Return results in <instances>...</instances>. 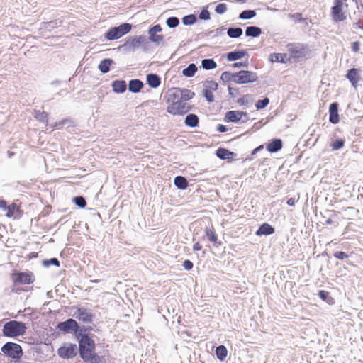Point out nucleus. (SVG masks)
Here are the masks:
<instances>
[{
	"mask_svg": "<svg viewBox=\"0 0 363 363\" xmlns=\"http://www.w3.org/2000/svg\"><path fill=\"white\" fill-rule=\"evenodd\" d=\"M49 262L57 266V267H59L60 266V262L59 260L57 259V258H52L49 260Z\"/></svg>",
	"mask_w": 363,
	"mask_h": 363,
	"instance_id": "nucleus-57",
	"label": "nucleus"
},
{
	"mask_svg": "<svg viewBox=\"0 0 363 363\" xmlns=\"http://www.w3.org/2000/svg\"><path fill=\"white\" fill-rule=\"evenodd\" d=\"M264 147V146L262 145L258 146L257 147H256L255 149L253 150L252 151V155H255L256 154L257 152L260 151L261 150H262Z\"/></svg>",
	"mask_w": 363,
	"mask_h": 363,
	"instance_id": "nucleus-58",
	"label": "nucleus"
},
{
	"mask_svg": "<svg viewBox=\"0 0 363 363\" xmlns=\"http://www.w3.org/2000/svg\"><path fill=\"white\" fill-rule=\"evenodd\" d=\"M216 354L218 359H219L220 361H223L227 357L228 350L225 346L220 345L216 348Z\"/></svg>",
	"mask_w": 363,
	"mask_h": 363,
	"instance_id": "nucleus-31",
	"label": "nucleus"
},
{
	"mask_svg": "<svg viewBox=\"0 0 363 363\" xmlns=\"http://www.w3.org/2000/svg\"><path fill=\"white\" fill-rule=\"evenodd\" d=\"M86 363H106V359L104 357L99 356L97 354H92L90 355L89 360Z\"/></svg>",
	"mask_w": 363,
	"mask_h": 363,
	"instance_id": "nucleus-33",
	"label": "nucleus"
},
{
	"mask_svg": "<svg viewBox=\"0 0 363 363\" xmlns=\"http://www.w3.org/2000/svg\"><path fill=\"white\" fill-rule=\"evenodd\" d=\"M113 63V60L111 59H104L101 61L99 65V69L102 73H107L110 69V66Z\"/></svg>",
	"mask_w": 363,
	"mask_h": 363,
	"instance_id": "nucleus-30",
	"label": "nucleus"
},
{
	"mask_svg": "<svg viewBox=\"0 0 363 363\" xmlns=\"http://www.w3.org/2000/svg\"><path fill=\"white\" fill-rule=\"evenodd\" d=\"M8 206H9V205H7V203L6 201L0 200V208L6 211Z\"/></svg>",
	"mask_w": 363,
	"mask_h": 363,
	"instance_id": "nucleus-54",
	"label": "nucleus"
},
{
	"mask_svg": "<svg viewBox=\"0 0 363 363\" xmlns=\"http://www.w3.org/2000/svg\"><path fill=\"white\" fill-rule=\"evenodd\" d=\"M227 33L230 38H239L242 34V30L240 28H230L228 30Z\"/></svg>",
	"mask_w": 363,
	"mask_h": 363,
	"instance_id": "nucleus-35",
	"label": "nucleus"
},
{
	"mask_svg": "<svg viewBox=\"0 0 363 363\" xmlns=\"http://www.w3.org/2000/svg\"><path fill=\"white\" fill-rule=\"evenodd\" d=\"M269 60L272 62H281L286 63L290 61V58L288 57L286 53H272L269 55Z\"/></svg>",
	"mask_w": 363,
	"mask_h": 363,
	"instance_id": "nucleus-21",
	"label": "nucleus"
},
{
	"mask_svg": "<svg viewBox=\"0 0 363 363\" xmlns=\"http://www.w3.org/2000/svg\"><path fill=\"white\" fill-rule=\"evenodd\" d=\"M348 4L347 0H335L331 9V16L334 21L340 22L346 20Z\"/></svg>",
	"mask_w": 363,
	"mask_h": 363,
	"instance_id": "nucleus-4",
	"label": "nucleus"
},
{
	"mask_svg": "<svg viewBox=\"0 0 363 363\" xmlns=\"http://www.w3.org/2000/svg\"><path fill=\"white\" fill-rule=\"evenodd\" d=\"M174 184L180 189H186L189 185L186 179L182 176H177L174 178Z\"/></svg>",
	"mask_w": 363,
	"mask_h": 363,
	"instance_id": "nucleus-28",
	"label": "nucleus"
},
{
	"mask_svg": "<svg viewBox=\"0 0 363 363\" xmlns=\"http://www.w3.org/2000/svg\"><path fill=\"white\" fill-rule=\"evenodd\" d=\"M196 17L194 15L186 16L183 18V23L185 25H191L196 22Z\"/></svg>",
	"mask_w": 363,
	"mask_h": 363,
	"instance_id": "nucleus-45",
	"label": "nucleus"
},
{
	"mask_svg": "<svg viewBox=\"0 0 363 363\" xmlns=\"http://www.w3.org/2000/svg\"><path fill=\"white\" fill-rule=\"evenodd\" d=\"M233 88H231V87H229V88H228L229 94H230V95H232V96L233 95V94L232 93V91H233Z\"/></svg>",
	"mask_w": 363,
	"mask_h": 363,
	"instance_id": "nucleus-60",
	"label": "nucleus"
},
{
	"mask_svg": "<svg viewBox=\"0 0 363 363\" xmlns=\"http://www.w3.org/2000/svg\"><path fill=\"white\" fill-rule=\"evenodd\" d=\"M112 87L114 92L123 93L127 89V84L124 80H116L113 82Z\"/></svg>",
	"mask_w": 363,
	"mask_h": 363,
	"instance_id": "nucleus-22",
	"label": "nucleus"
},
{
	"mask_svg": "<svg viewBox=\"0 0 363 363\" xmlns=\"http://www.w3.org/2000/svg\"><path fill=\"white\" fill-rule=\"evenodd\" d=\"M221 79L223 80H232L233 81V74L229 72H224L221 75Z\"/></svg>",
	"mask_w": 363,
	"mask_h": 363,
	"instance_id": "nucleus-48",
	"label": "nucleus"
},
{
	"mask_svg": "<svg viewBox=\"0 0 363 363\" xmlns=\"http://www.w3.org/2000/svg\"><path fill=\"white\" fill-rule=\"evenodd\" d=\"M330 122L336 124L340 121V116L338 114V104L333 103L330 105Z\"/></svg>",
	"mask_w": 363,
	"mask_h": 363,
	"instance_id": "nucleus-17",
	"label": "nucleus"
},
{
	"mask_svg": "<svg viewBox=\"0 0 363 363\" xmlns=\"http://www.w3.org/2000/svg\"><path fill=\"white\" fill-rule=\"evenodd\" d=\"M199 18L203 20H208L210 18V13L208 10H203L200 14Z\"/></svg>",
	"mask_w": 363,
	"mask_h": 363,
	"instance_id": "nucleus-49",
	"label": "nucleus"
},
{
	"mask_svg": "<svg viewBox=\"0 0 363 363\" xmlns=\"http://www.w3.org/2000/svg\"><path fill=\"white\" fill-rule=\"evenodd\" d=\"M250 98L249 94L244 95L242 97L238 99V103L240 105H244L248 102V99Z\"/></svg>",
	"mask_w": 363,
	"mask_h": 363,
	"instance_id": "nucleus-50",
	"label": "nucleus"
},
{
	"mask_svg": "<svg viewBox=\"0 0 363 363\" xmlns=\"http://www.w3.org/2000/svg\"><path fill=\"white\" fill-rule=\"evenodd\" d=\"M233 152H230L227 149L225 148H219L216 151V155L223 160L229 158L230 155H232Z\"/></svg>",
	"mask_w": 363,
	"mask_h": 363,
	"instance_id": "nucleus-37",
	"label": "nucleus"
},
{
	"mask_svg": "<svg viewBox=\"0 0 363 363\" xmlns=\"http://www.w3.org/2000/svg\"><path fill=\"white\" fill-rule=\"evenodd\" d=\"M360 43L358 41L353 42L352 43V49L353 52H358L359 51Z\"/></svg>",
	"mask_w": 363,
	"mask_h": 363,
	"instance_id": "nucleus-52",
	"label": "nucleus"
},
{
	"mask_svg": "<svg viewBox=\"0 0 363 363\" xmlns=\"http://www.w3.org/2000/svg\"><path fill=\"white\" fill-rule=\"evenodd\" d=\"M345 144V141L342 139L336 140L333 142L331 144V147L333 150H337L341 149Z\"/></svg>",
	"mask_w": 363,
	"mask_h": 363,
	"instance_id": "nucleus-41",
	"label": "nucleus"
},
{
	"mask_svg": "<svg viewBox=\"0 0 363 363\" xmlns=\"http://www.w3.org/2000/svg\"><path fill=\"white\" fill-rule=\"evenodd\" d=\"M143 87V83L139 79H132L129 82L128 89L131 92L138 93Z\"/></svg>",
	"mask_w": 363,
	"mask_h": 363,
	"instance_id": "nucleus-26",
	"label": "nucleus"
},
{
	"mask_svg": "<svg viewBox=\"0 0 363 363\" xmlns=\"http://www.w3.org/2000/svg\"><path fill=\"white\" fill-rule=\"evenodd\" d=\"M197 71V67L194 64H190L186 68L183 70V74L186 77H192Z\"/></svg>",
	"mask_w": 363,
	"mask_h": 363,
	"instance_id": "nucleus-36",
	"label": "nucleus"
},
{
	"mask_svg": "<svg viewBox=\"0 0 363 363\" xmlns=\"http://www.w3.org/2000/svg\"><path fill=\"white\" fill-rule=\"evenodd\" d=\"M288 50L291 53V56L292 57H298L300 55V50L297 49V48L294 47V45H288Z\"/></svg>",
	"mask_w": 363,
	"mask_h": 363,
	"instance_id": "nucleus-43",
	"label": "nucleus"
},
{
	"mask_svg": "<svg viewBox=\"0 0 363 363\" xmlns=\"http://www.w3.org/2000/svg\"><path fill=\"white\" fill-rule=\"evenodd\" d=\"M194 96V93L189 89L177 88L170 91L167 96V111L176 116H182L191 110L188 102Z\"/></svg>",
	"mask_w": 363,
	"mask_h": 363,
	"instance_id": "nucleus-1",
	"label": "nucleus"
},
{
	"mask_svg": "<svg viewBox=\"0 0 363 363\" xmlns=\"http://www.w3.org/2000/svg\"><path fill=\"white\" fill-rule=\"evenodd\" d=\"M256 16V12L253 10H245L242 11L239 17L241 19H250Z\"/></svg>",
	"mask_w": 363,
	"mask_h": 363,
	"instance_id": "nucleus-39",
	"label": "nucleus"
},
{
	"mask_svg": "<svg viewBox=\"0 0 363 363\" xmlns=\"http://www.w3.org/2000/svg\"><path fill=\"white\" fill-rule=\"evenodd\" d=\"M57 353L62 358H72L77 354V345L75 344H68L60 347Z\"/></svg>",
	"mask_w": 363,
	"mask_h": 363,
	"instance_id": "nucleus-11",
	"label": "nucleus"
},
{
	"mask_svg": "<svg viewBox=\"0 0 363 363\" xmlns=\"http://www.w3.org/2000/svg\"><path fill=\"white\" fill-rule=\"evenodd\" d=\"M193 266L194 264L189 259H186L183 262V267L186 270H191L193 268Z\"/></svg>",
	"mask_w": 363,
	"mask_h": 363,
	"instance_id": "nucleus-51",
	"label": "nucleus"
},
{
	"mask_svg": "<svg viewBox=\"0 0 363 363\" xmlns=\"http://www.w3.org/2000/svg\"><path fill=\"white\" fill-rule=\"evenodd\" d=\"M227 128L225 125H222V124H219L217 127V130H218L219 132L220 133H224L225 131H227Z\"/></svg>",
	"mask_w": 363,
	"mask_h": 363,
	"instance_id": "nucleus-55",
	"label": "nucleus"
},
{
	"mask_svg": "<svg viewBox=\"0 0 363 363\" xmlns=\"http://www.w3.org/2000/svg\"><path fill=\"white\" fill-rule=\"evenodd\" d=\"M74 316L84 323H91L93 321L94 315L87 309L76 307Z\"/></svg>",
	"mask_w": 363,
	"mask_h": 363,
	"instance_id": "nucleus-9",
	"label": "nucleus"
},
{
	"mask_svg": "<svg viewBox=\"0 0 363 363\" xmlns=\"http://www.w3.org/2000/svg\"><path fill=\"white\" fill-rule=\"evenodd\" d=\"M79 354L84 362H87L90 355L95 354L96 345L94 340L88 335H83L79 342Z\"/></svg>",
	"mask_w": 363,
	"mask_h": 363,
	"instance_id": "nucleus-2",
	"label": "nucleus"
},
{
	"mask_svg": "<svg viewBox=\"0 0 363 363\" xmlns=\"http://www.w3.org/2000/svg\"><path fill=\"white\" fill-rule=\"evenodd\" d=\"M269 103V99L267 97H265L264 99L262 100H258L255 106L257 109H262L264 108Z\"/></svg>",
	"mask_w": 363,
	"mask_h": 363,
	"instance_id": "nucleus-40",
	"label": "nucleus"
},
{
	"mask_svg": "<svg viewBox=\"0 0 363 363\" xmlns=\"http://www.w3.org/2000/svg\"><path fill=\"white\" fill-rule=\"evenodd\" d=\"M11 279L14 286H19L33 284L35 277L31 272H16L11 274Z\"/></svg>",
	"mask_w": 363,
	"mask_h": 363,
	"instance_id": "nucleus-5",
	"label": "nucleus"
},
{
	"mask_svg": "<svg viewBox=\"0 0 363 363\" xmlns=\"http://www.w3.org/2000/svg\"><path fill=\"white\" fill-rule=\"evenodd\" d=\"M242 116H247V113L240 111H230L226 113L225 121L226 122H238Z\"/></svg>",
	"mask_w": 363,
	"mask_h": 363,
	"instance_id": "nucleus-14",
	"label": "nucleus"
},
{
	"mask_svg": "<svg viewBox=\"0 0 363 363\" xmlns=\"http://www.w3.org/2000/svg\"><path fill=\"white\" fill-rule=\"evenodd\" d=\"M57 328L60 331L69 333L70 331H77L79 328V325L75 320L69 318L65 322L58 323Z\"/></svg>",
	"mask_w": 363,
	"mask_h": 363,
	"instance_id": "nucleus-12",
	"label": "nucleus"
},
{
	"mask_svg": "<svg viewBox=\"0 0 363 363\" xmlns=\"http://www.w3.org/2000/svg\"><path fill=\"white\" fill-rule=\"evenodd\" d=\"M282 147L283 145L281 139H273L267 144L266 148L269 152H276L280 150Z\"/></svg>",
	"mask_w": 363,
	"mask_h": 363,
	"instance_id": "nucleus-18",
	"label": "nucleus"
},
{
	"mask_svg": "<svg viewBox=\"0 0 363 363\" xmlns=\"http://www.w3.org/2000/svg\"><path fill=\"white\" fill-rule=\"evenodd\" d=\"M241 63H239V62H236V63H234L233 64V66L235 67H240L241 66Z\"/></svg>",
	"mask_w": 363,
	"mask_h": 363,
	"instance_id": "nucleus-59",
	"label": "nucleus"
},
{
	"mask_svg": "<svg viewBox=\"0 0 363 363\" xmlns=\"http://www.w3.org/2000/svg\"><path fill=\"white\" fill-rule=\"evenodd\" d=\"M185 124L187 126L194 128L199 125V118L196 114H189L185 118Z\"/></svg>",
	"mask_w": 363,
	"mask_h": 363,
	"instance_id": "nucleus-27",
	"label": "nucleus"
},
{
	"mask_svg": "<svg viewBox=\"0 0 363 363\" xmlns=\"http://www.w3.org/2000/svg\"><path fill=\"white\" fill-rule=\"evenodd\" d=\"M131 29V26L129 23H123L118 27L110 28L105 34L106 39L109 40H116L128 33Z\"/></svg>",
	"mask_w": 363,
	"mask_h": 363,
	"instance_id": "nucleus-6",
	"label": "nucleus"
},
{
	"mask_svg": "<svg viewBox=\"0 0 363 363\" xmlns=\"http://www.w3.org/2000/svg\"><path fill=\"white\" fill-rule=\"evenodd\" d=\"M257 77L255 73L242 70L236 73H233V82L236 84H246L257 81Z\"/></svg>",
	"mask_w": 363,
	"mask_h": 363,
	"instance_id": "nucleus-7",
	"label": "nucleus"
},
{
	"mask_svg": "<svg viewBox=\"0 0 363 363\" xmlns=\"http://www.w3.org/2000/svg\"><path fill=\"white\" fill-rule=\"evenodd\" d=\"M346 77L351 84L356 87L360 79L359 70L357 68H352L347 72Z\"/></svg>",
	"mask_w": 363,
	"mask_h": 363,
	"instance_id": "nucleus-16",
	"label": "nucleus"
},
{
	"mask_svg": "<svg viewBox=\"0 0 363 363\" xmlns=\"http://www.w3.org/2000/svg\"><path fill=\"white\" fill-rule=\"evenodd\" d=\"M26 326L24 323L16 320H11L4 324V335L9 337H18L26 333Z\"/></svg>",
	"mask_w": 363,
	"mask_h": 363,
	"instance_id": "nucleus-3",
	"label": "nucleus"
},
{
	"mask_svg": "<svg viewBox=\"0 0 363 363\" xmlns=\"http://www.w3.org/2000/svg\"><path fill=\"white\" fill-rule=\"evenodd\" d=\"M179 23V21L177 17H170L167 20V24L169 28H175Z\"/></svg>",
	"mask_w": 363,
	"mask_h": 363,
	"instance_id": "nucleus-42",
	"label": "nucleus"
},
{
	"mask_svg": "<svg viewBox=\"0 0 363 363\" xmlns=\"http://www.w3.org/2000/svg\"><path fill=\"white\" fill-rule=\"evenodd\" d=\"M145 38L143 36H136L131 39H129L126 42V45L130 48H135L140 47L144 42Z\"/></svg>",
	"mask_w": 363,
	"mask_h": 363,
	"instance_id": "nucleus-24",
	"label": "nucleus"
},
{
	"mask_svg": "<svg viewBox=\"0 0 363 363\" xmlns=\"http://www.w3.org/2000/svg\"><path fill=\"white\" fill-rule=\"evenodd\" d=\"M216 12L218 13H223L226 11L227 10V6L225 4H220L216 6Z\"/></svg>",
	"mask_w": 363,
	"mask_h": 363,
	"instance_id": "nucleus-46",
	"label": "nucleus"
},
{
	"mask_svg": "<svg viewBox=\"0 0 363 363\" xmlns=\"http://www.w3.org/2000/svg\"><path fill=\"white\" fill-rule=\"evenodd\" d=\"M202 67L206 69H212L217 67V64L212 59H205L201 62Z\"/></svg>",
	"mask_w": 363,
	"mask_h": 363,
	"instance_id": "nucleus-34",
	"label": "nucleus"
},
{
	"mask_svg": "<svg viewBox=\"0 0 363 363\" xmlns=\"http://www.w3.org/2000/svg\"><path fill=\"white\" fill-rule=\"evenodd\" d=\"M334 257L337 259L342 260L347 258L348 255L344 252L337 251L334 253Z\"/></svg>",
	"mask_w": 363,
	"mask_h": 363,
	"instance_id": "nucleus-47",
	"label": "nucleus"
},
{
	"mask_svg": "<svg viewBox=\"0 0 363 363\" xmlns=\"http://www.w3.org/2000/svg\"><path fill=\"white\" fill-rule=\"evenodd\" d=\"M23 215V211L21 209V207L18 206L16 203H11L9 205L6 209V216L7 218H19Z\"/></svg>",
	"mask_w": 363,
	"mask_h": 363,
	"instance_id": "nucleus-13",
	"label": "nucleus"
},
{
	"mask_svg": "<svg viewBox=\"0 0 363 363\" xmlns=\"http://www.w3.org/2000/svg\"><path fill=\"white\" fill-rule=\"evenodd\" d=\"M205 234L206 236L208 238V240L213 242L215 246L218 247L221 245V242H218V235L213 228H206Z\"/></svg>",
	"mask_w": 363,
	"mask_h": 363,
	"instance_id": "nucleus-19",
	"label": "nucleus"
},
{
	"mask_svg": "<svg viewBox=\"0 0 363 363\" xmlns=\"http://www.w3.org/2000/svg\"><path fill=\"white\" fill-rule=\"evenodd\" d=\"M262 33V30L257 26H249L246 28L245 34L247 36L257 37Z\"/></svg>",
	"mask_w": 363,
	"mask_h": 363,
	"instance_id": "nucleus-29",
	"label": "nucleus"
},
{
	"mask_svg": "<svg viewBox=\"0 0 363 363\" xmlns=\"http://www.w3.org/2000/svg\"><path fill=\"white\" fill-rule=\"evenodd\" d=\"M202 248L201 245L199 242H196L193 245V250L194 251H199Z\"/></svg>",
	"mask_w": 363,
	"mask_h": 363,
	"instance_id": "nucleus-56",
	"label": "nucleus"
},
{
	"mask_svg": "<svg viewBox=\"0 0 363 363\" xmlns=\"http://www.w3.org/2000/svg\"><path fill=\"white\" fill-rule=\"evenodd\" d=\"M34 117L42 123H48V114L45 111H35Z\"/></svg>",
	"mask_w": 363,
	"mask_h": 363,
	"instance_id": "nucleus-32",
	"label": "nucleus"
},
{
	"mask_svg": "<svg viewBox=\"0 0 363 363\" xmlns=\"http://www.w3.org/2000/svg\"><path fill=\"white\" fill-rule=\"evenodd\" d=\"M74 201L75 204L80 208H84L86 205V202L82 196L75 197Z\"/></svg>",
	"mask_w": 363,
	"mask_h": 363,
	"instance_id": "nucleus-44",
	"label": "nucleus"
},
{
	"mask_svg": "<svg viewBox=\"0 0 363 363\" xmlns=\"http://www.w3.org/2000/svg\"><path fill=\"white\" fill-rule=\"evenodd\" d=\"M1 351L6 355L12 357H19L22 352L21 347L19 345L13 342H7L2 347Z\"/></svg>",
	"mask_w": 363,
	"mask_h": 363,
	"instance_id": "nucleus-8",
	"label": "nucleus"
},
{
	"mask_svg": "<svg viewBox=\"0 0 363 363\" xmlns=\"http://www.w3.org/2000/svg\"><path fill=\"white\" fill-rule=\"evenodd\" d=\"M274 233V228L269 223H264L262 224L259 229L256 231V235L258 236L264 235H269Z\"/></svg>",
	"mask_w": 363,
	"mask_h": 363,
	"instance_id": "nucleus-20",
	"label": "nucleus"
},
{
	"mask_svg": "<svg viewBox=\"0 0 363 363\" xmlns=\"http://www.w3.org/2000/svg\"><path fill=\"white\" fill-rule=\"evenodd\" d=\"M298 200L299 196H298V198H290L287 200V204L289 206H294L298 202Z\"/></svg>",
	"mask_w": 363,
	"mask_h": 363,
	"instance_id": "nucleus-53",
	"label": "nucleus"
},
{
	"mask_svg": "<svg viewBox=\"0 0 363 363\" xmlns=\"http://www.w3.org/2000/svg\"><path fill=\"white\" fill-rule=\"evenodd\" d=\"M162 31V28L160 25H156L149 30L150 40L152 42L159 43L163 40L162 35L157 34Z\"/></svg>",
	"mask_w": 363,
	"mask_h": 363,
	"instance_id": "nucleus-15",
	"label": "nucleus"
},
{
	"mask_svg": "<svg viewBox=\"0 0 363 363\" xmlns=\"http://www.w3.org/2000/svg\"><path fill=\"white\" fill-rule=\"evenodd\" d=\"M218 84L214 81H207L203 84V94L208 102H213L214 96L213 92L218 89Z\"/></svg>",
	"mask_w": 363,
	"mask_h": 363,
	"instance_id": "nucleus-10",
	"label": "nucleus"
},
{
	"mask_svg": "<svg viewBox=\"0 0 363 363\" xmlns=\"http://www.w3.org/2000/svg\"><path fill=\"white\" fill-rule=\"evenodd\" d=\"M319 296L320 298L325 301L328 304H333L335 303L334 298H332L329 293L325 291H319Z\"/></svg>",
	"mask_w": 363,
	"mask_h": 363,
	"instance_id": "nucleus-38",
	"label": "nucleus"
},
{
	"mask_svg": "<svg viewBox=\"0 0 363 363\" xmlns=\"http://www.w3.org/2000/svg\"><path fill=\"white\" fill-rule=\"evenodd\" d=\"M247 55L246 50H237L228 52L227 54V59L228 61H235L239 59L242 58Z\"/></svg>",
	"mask_w": 363,
	"mask_h": 363,
	"instance_id": "nucleus-23",
	"label": "nucleus"
},
{
	"mask_svg": "<svg viewBox=\"0 0 363 363\" xmlns=\"http://www.w3.org/2000/svg\"><path fill=\"white\" fill-rule=\"evenodd\" d=\"M147 82L149 86L152 88L158 87L161 83L160 78L156 74H147Z\"/></svg>",
	"mask_w": 363,
	"mask_h": 363,
	"instance_id": "nucleus-25",
	"label": "nucleus"
}]
</instances>
